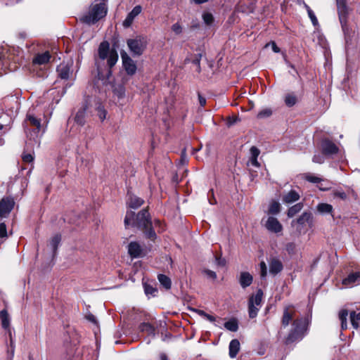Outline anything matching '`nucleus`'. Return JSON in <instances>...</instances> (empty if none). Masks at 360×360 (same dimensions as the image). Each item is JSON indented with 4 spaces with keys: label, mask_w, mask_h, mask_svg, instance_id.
Instances as JSON below:
<instances>
[{
    "label": "nucleus",
    "mask_w": 360,
    "mask_h": 360,
    "mask_svg": "<svg viewBox=\"0 0 360 360\" xmlns=\"http://www.w3.org/2000/svg\"><path fill=\"white\" fill-rule=\"evenodd\" d=\"M263 292L259 289L255 295H252L248 301V314L250 319H254L257 316L262 306Z\"/></svg>",
    "instance_id": "obj_5"
},
{
    "label": "nucleus",
    "mask_w": 360,
    "mask_h": 360,
    "mask_svg": "<svg viewBox=\"0 0 360 360\" xmlns=\"http://www.w3.org/2000/svg\"><path fill=\"white\" fill-rule=\"evenodd\" d=\"M338 5V11L339 14V19L342 27V29L345 30L346 26V5L344 2V0H337Z\"/></svg>",
    "instance_id": "obj_16"
},
{
    "label": "nucleus",
    "mask_w": 360,
    "mask_h": 360,
    "mask_svg": "<svg viewBox=\"0 0 360 360\" xmlns=\"http://www.w3.org/2000/svg\"><path fill=\"white\" fill-rule=\"evenodd\" d=\"M202 19L206 25H211L213 22V16L210 13H205L202 15Z\"/></svg>",
    "instance_id": "obj_45"
},
{
    "label": "nucleus",
    "mask_w": 360,
    "mask_h": 360,
    "mask_svg": "<svg viewBox=\"0 0 360 360\" xmlns=\"http://www.w3.org/2000/svg\"><path fill=\"white\" fill-rule=\"evenodd\" d=\"M123 67L129 75H133L136 72V63L127 54V53H121Z\"/></svg>",
    "instance_id": "obj_9"
},
{
    "label": "nucleus",
    "mask_w": 360,
    "mask_h": 360,
    "mask_svg": "<svg viewBox=\"0 0 360 360\" xmlns=\"http://www.w3.org/2000/svg\"><path fill=\"white\" fill-rule=\"evenodd\" d=\"M259 153H260V151L257 147H255V146L251 147V148H250L251 158H257Z\"/></svg>",
    "instance_id": "obj_51"
},
{
    "label": "nucleus",
    "mask_w": 360,
    "mask_h": 360,
    "mask_svg": "<svg viewBox=\"0 0 360 360\" xmlns=\"http://www.w3.org/2000/svg\"><path fill=\"white\" fill-rule=\"evenodd\" d=\"M196 312L198 313V315L205 318L207 320H208L210 322H214L216 320L214 316H212L210 314H207L205 311H204L202 310L197 309Z\"/></svg>",
    "instance_id": "obj_41"
},
{
    "label": "nucleus",
    "mask_w": 360,
    "mask_h": 360,
    "mask_svg": "<svg viewBox=\"0 0 360 360\" xmlns=\"http://www.w3.org/2000/svg\"><path fill=\"white\" fill-rule=\"evenodd\" d=\"M129 207L133 209H137L143 203V200L136 196L130 195L127 202Z\"/></svg>",
    "instance_id": "obj_23"
},
{
    "label": "nucleus",
    "mask_w": 360,
    "mask_h": 360,
    "mask_svg": "<svg viewBox=\"0 0 360 360\" xmlns=\"http://www.w3.org/2000/svg\"><path fill=\"white\" fill-rule=\"evenodd\" d=\"M253 281L252 275L246 271L241 272L239 278L240 285L243 288L250 286Z\"/></svg>",
    "instance_id": "obj_19"
},
{
    "label": "nucleus",
    "mask_w": 360,
    "mask_h": 360,
    "mask_svg": "<svg viewBox=\"0 0 360 360\" xmlns=\"http://www.w3.org/2000/svg\"><path fill=\"white\" fill-rule=\"evenodd\" d=\"M15 205L14 200L10 197L3 198L0 200V218H6Z\"/></svg>",
    "instance_id": "obj_8"
},
{
    "label": "nucleus",
    "mask_w": 360,
    "mask_h": 360,
    "mask_svg": "<svg viewBox=\"0 0 360 360\" xmlns=\"http://www.w3.org/2000/svg\"><path fill=\"white\" fill-rule=\"evenodd\" d=\"M347 316H348V311L347 309H342L339 312V319L341 321L342 330H345L347 328Z\"/></svg>",
    "instance_id": "obj_31"
},
{
    "label": "nucleus",
    "mask_w": 360,
    "mask_h": 360,
    "mask_svg": "<svg viewBox=\"0 0 360 360\" xmlns=\"http://www.w3.org/2000/svg\"><path fill=\"white\" fill-rule=\"evenodd\" d=\"M141 11L142 7L140 5H137L134 7L132 11L128 13L126 18L123 21V27L125 28L129 27L132 25L134 19L141 13Z\"/></svg>",
    "instance_id": "obj_11"
},
{
    "label": "nucleus",
    "mask_w": 360,
    "mask_h": 360,
    "mask_svg": "<svg viewBox=\"0 0 360 360\" xmlns=\"http://www.w3.org/2000/svg\"><path fill=\"white\" fill-rule=\"evenodd\" d=\"M334 195L341 199H345L347 198L346 193L343 191H336Z\"/></svg>",
    "instance_id": "obj_60"
},
{
    "label": "nucleus",
    "mask_w": 360,
    "mask_h": 360,
    "mask_svg": "<svg viewBox=\"0 0 360 360\" xmlns=\"http://www.w3.org/2000/svg\"><path fill=\"white\" fill-rule=\"evenodd\" d=\"M203 273L208 278H211L212 280H215L217 278V274L214 271L210 269L203 270Z\"/></svg>",
    "instance_id": "obj_47"
},
{
    "label": "nucleus",
    "mask_w": 360,
    "mask_h": 360,
    "mask_svg": "<svg viewBox=\"0 0 360 360\" xmlns=\"http://www.w3.org/2000/svg\"><path fill=\"white\" fill-rule=\"evenodd\" d=\"M350 321L352 326L357 329L359 327V321H360V312L356 314L355 311H352L350 313Z\"/></svg>",
    "instance_id": "obj_35"
},
{
    "label": "nucleus",
    "mask_w": 360,
    "mask_h": 360,
    "mask_svg": "<svg viewBox=\"0 0 360 360\" xmlns=\"http://www.w3.org/2000/svg\"><path fill=\"white\" fill-rule=\"evenodd\" d=\"M160 360H168L167 355L165 354H160Z\"/></svg>",
    "instance_id": "obj_64"
},
{
    "label": "nucleus",
    "mask_w": 360,
    "mask_h": 360,
    "mask_svg": "<svg viewBox=\"0 0 360 360\" xmlns=\"http://www.w3.org/2000/svg\"><path fill=\"white\" fill-rule=\"evenodd\" d=\"M51 55L49 51L42 53H38L33 58V63L38 65H44L49 62Z\"/></svg>",
    "instance_id": "obj_20"
},
{
    "label": "nucleus",
    "mask_w": 360,
    "mask_h": 360,
    "mask_svg": "<svg viewBox=\"0 0 360 360\" xmlns=\"http://www.w3.org/2000/svg\"><path fill=\"white\" fill-rule=\"evenodd\" d=\"M316 209L322 214H330L333 212V206L328 203H319Z\"/></svg>",
    "instance_id": "obj_28"
},
{
    "label": "nucleus",
    "mask_w": 360,
    "mask_h": 360,
    "mask_svg": "<svg viewBox=\"0 0 360 360\" xmlns=\"http://www.w3.org/2000/svg\"><path fill=\"white\" fill-rule=\"evenodd\" d=\"M308 326V321L305 318L296 319L292 324V328L286 338V344L301 340L305 335Z\"/></svg>",
    "instance_id": "obj_3"
},
{
    "label": "nucleus",
    "mask_w": 360,
    "mask_h": 360,
    "mask_svg": "<svg viewBox=\"0 0 360 360\" xmlns=\"http://www.w3.org/2000/svg\"><path fill=\"white\" fill-rule=\"evenodd\" d=\"M25 122L29 124L30 125L34 127L37 132H39L42 130L44 133L45 129H43V125L41 124V115H38L34 112V109L30 110L26 116Z\"/></svg>",
    "instance_id": "obj_7"
},
{
    "label": "nucleus",
    "mask_w": 360,
    "mask_h": 360,
    "mask_svg": "<svg viewBox=\"0 0 360 360\" xmlns=\"http://www.w3.org/2000/svg\"><path fill=\"white\" fill-rule=\"evenodd\" d=\"M297 101V98L294 94H288L285 96L284 102L288 107H292Z\"/></svg>",
    "instance_id": "obj_33"
},
{
    "label": "nucleus",
    "mask_w": 360,
    "mask_h": 360,
    "mask_svg": "<svg viewBox=\"0 0 360 360\" xmlns=\"http://www.w3.org/2000/svg\"><path fill=\"white\" fill-rule=\"evenodd\" d=\"M200 58H201V54H198L195 58L193 60V63L196 65L197 70L200 72Z\"/></svg>",
    "instance_id": "obj_54"
},
{
    "label": "nucleus",
    "mask_w": 360,
    "mask_h": 360,
    "mask_svg": "<svg viewBox=\"0 0 360 360\" xmlns=\"http://www.w3.org/2000/svg\"><path fill=\"white\" fill-rule=\"evenodd\" d=\"M229 356L235 358L240 350V342L237 339L232 340L229 343Z\"/></svg>",
    "instance_id": "obj_21"
},
{
    "label": "nucleus",
    "mask_w": 360,
    "mask_h": 360,
    "mask_svg": "<svg viewBox=\"0 0 360 360\" xmlns=\"http://www.w3.org/2000/svg\"><path fill=\"white\" fill-rule=\"evenodd\" d=\"M172 30L176 34H180L182 32V27L179 22H176L172 26Z\"/></svg>",
    "instance_id": "obj_48"
},
{
    "label": "nucleus",
    "mask_w": 360,
    "mask_h": 360,
    "mask_svg": "<svg viewBox=\"0 0 360 360\" xmlns=\"http://www.w3.org/2000/svg\"><path fill=\"white\" fill-rule=\"evenodd\" d=\"M111 49H110V44L108 41H104L101 42L98 47V56L101 60H105L110 54Z\"/></svg>",
    "instance_id": "obj_17"
},
{
    "label": "nucleus",
    "mask_w": 360,
    "mask_h": 360,
    "mask_svg": "<svg viewBox=\"0 0 360 360\" xmlns=\"http://www.w3.org/2000/svg\"><path fill=\"white\" fill-rule=\"evenodd\" d=\"M7 236L6 226L5 223H0V238H5Z\"/></svg>",
    "instance_id": "obj_49"
},
{
    "label": "nucleus",
    "mask_w": 360,
    "mask_h": 360,
    "mask_svg": "<svg viewBox=\"0 0 360 360\" xmlns=\"http://www.w3.org/2000/svg\"><path fill=\"white\" fill-rule=\"evenodd\" d=\"M250 162L252 166H255L256 167H259V163L257 161V158H250Z\"/></svg>",
    "instance_id": "obj_61"
},
{
    "label": "nucleus",
    "mask_w": 360,
    "mask_h": 360,
    "mask_svg": "<svg viewBox=\"0 0 360 360\" xmlns=\"http://www.w3.org/2000/svg\"><path fill=\"white\" fill-rule=\"evenodd\" d=\"M321 148L323 153L326 155L336 154L339 150L338 146L328 139H325L322 141Z\"/></svg>",
    "instance_id": "obj_13"
},
{
    "label": "nucleus",
    "mask_w": 360,
    "mask_h": 360,
    "mask_svg": "<svg viewBox=\"0 0 360 360\" xmlns=\"http://www.w3.org/2000/svg\"><path fill=\"white\" fill-rule=\"evenodd\" d=\"M224 327L232 332H236L238 329V325L236 320H229L224 323Z\"/></svg>",
    "instance_id": "obj_36"
},
{
    "label": "nucleus",
    "mask_w": 360,
    "mask_h": 360,
    "mask_svg": "<svg viewBox=\"0 0 360 360\" xmlns=\"http://www.w3.org/2000/svg\"><path fill=\"white\" fill-rule=\"evenodd\" d=\"M61 238L59 235L54 236L51 241H50V245L53 250V251L55 252L60 243Z\"/></svg>",
    "instance_id": "obj_38"
},
{
    "label": "nucleus",
    "mask_w": 360,
    "mask_h": 360,
    "mask_svg": "<svg viewBox=\"0 0 360 360\" xmlns=\"http://www.w3.org/2000/svg\"><path fill=\"white\" fill-rule=\"evenodd\" d=\"M359 283L360 272L351 273L342 281V284L346 287H352Z\"/></svg>",
    "instance_id": "obj_15"
},
{
    "label": "nucleus",
    "mask_w": 360,
    "mask_h": 360,
    "mask_svg": "<svg viewBox=\"0 0 360 360\" xmlns=\"http://www.w3.org/2000/svg\"><path fill=\"white\" fill-rule=\"evenodd\" d=\"M58 76L63 79H67L70 77V67L68 65L60 64L57 68Z\"/></svg>",
    "instance_id": "obj_22"
},
{
    "label": "nucleus",
    "mask_w": 360,
    "mask_h": 360,
    "mask_svg": "<svg viewBox=\"0 0 360 360\" xmlns=\"http://www.w3.org/2000/svg\"><path fill=\"white\" fill-rule=\"evenodd\" d=\"M145 232L146 236L151 240H154L156 237L155 232L151 229L150 226L147 229H143Z\"/></svg>",
    "instance_id": "obj_44"
},
{
    "label": "nucleus",
    "mask_w": 360,
    "mask_h": 360,
    "mask_svg": "<svg viewBox=\"0 0 360 360\" xmlns=\"http://www.w3.org/2000/svg\"><path fill=\"white\" fill-rule=\"evenodd\" d=\"M311 215L309 212H304L298 219H297L296 222L300 225H304L305 223L308 222L311 219Z\"/></svg>",
    "instance_id": "obj_37"
},
{
    "label": "nucleus",
    "mask_w": 360,
    "mask_h": 360,
    "mask_svg": "<svg viewBox=\"0 0 360 360\" xmlns=\"http://www.w3.org/2000/svg\"><path fill=\"white\" fill-rule=\"evenodd\" d=\"M286 250L289 254H292L295 250V244L293 243H289L286 245Z\"/></svg>",
    "instance_id": "obj_55"
},
{
    "label": "nucleus",
    "mask_w": 360,
    "mask_h": 360,
    "mask_svg": "<svg viewBox=\"0 0 360 360\" xmlns=\"http://www.w3.org/2000/svg\"><path fill=\"white\" fill-rule=\"evenodd\" d=\"M302 178L304 180H306L309 182L313 183V184H319V182L323 181V182L327 183L328 184V181L324 180L319 176H314V174H312L311 173L304 174L302 176Z\"/></svg>",
    "instance_id": "obj_25"
},
{
    "label": "nucleus",
    "mask_w": 360,
    "mask_h": 360,
    "mask_svg": "<svg viewBox=\"0 0 360 360\" xmlns=\"http://www.w3.org/2000/svg\"><path fill=\"white\" fill-rule=\"evenodd\" d=\"M269 273L273 276L277 275L283 269V263L278 257H271L269 260Z\"/></svg>",
    "instance_id": "obj_10"
},
{
    "label": "nucleus",
    "mask_w": 360,
    "mask_h": 360,
    "mask_svg": "<svg viewBox=\"0 0 360 360\" xmlns=\"http://www.w3.org/2000/svg\"><path fill=\"white\" fill-rule=\"evenodd\" d=\"M144 290L145 293L148 295H150L152 296L155 295V292H157V289L153 288V286L150 285L145 284L144 285Z\"/></svg>",
    "instance_id": "obj_43"
},
{
    "label": "nucleus",
    "mask_w": 360,
    "mask_h": 360,
    "mask_svg": "<svg viewBox=\"0 0 360 360\" xmlns=\"http://www.w3.org/2000/svg\"><path fill=\"white\" fill-rule=\"evenodd\" d=\"M198 101L200 106L203 107L206 104V99L200 94H198Z\"/></svg>",
    "instance_id": "obj_59"
},
{
    "label": "nucleus",
    "mask_w": 360,
    "mask_h": 360,
    "mask_svg": "<svg viewBox=\"0 0 360 360\" xmlns=\"http://www.w3.org/2000/svg\"><path fill=\"white\" fill-rule=\"evenodd\" d=\"M269 45H271V48L274 52L279 53L281 51L280 49L277 46L274 41H271L270 44H267L266 46H268Z\"/></svg>",
    "instance_id": "obj_58"
},
{
    "label": "nucleus",
    "mask_w": 360,
    "mask_h": 360,
    "mask_svg": "<svg viewBox=\"0 0 360 360\" xmlns=\"http://www.w3.org/2000/svg\"><path fill=\"white\" fill-rule=\"evenodd\" d=\"M85 108L80 109L75 115V122L79 125H83L85 122Z\"/></svg>",
    "instance_id": "obj_34"
},
{
    "label": "nucleus",
    "mask_w": 360,
    "mask_h": 360,
    "mask_svg": "<svg viewBox=\"0 0 360 360\" xmlns=\"http://www.w3.org/2000/svg\"><path fill=\"white\" fill-rule=\"evenodd\" d=\"M129 51L134 56H141L145 51L147 41L145 37L137 36L134 39H129L127 41Z\"/></svg>",
    "instance_id": "obj_4"
},
{
    "label": "nucleus",
    "mask_w": 360,
    "mask_h": 360,
    "mask_svg": "<svg viewBox=\"0 0 360 360\" xmlns=\"http://www.w3.org/2000/svg\"><path fill=\"white\" fill-rule=\"evenodd\" d=\"M272 115V110L270 108H264L259 112L257 117L259 119L266 118Z\"/></svg>",
    "instance_id": "obj_39"
},
{
    "label": "nucleus",
    "mask_w": 360,
    "mask_h": 360,
    "mask_svg": "<svg viewBox=\"0 0 360 360\" xmlns=\"http://www.w3.org/2000/svg\"><path fill=\"white\" fill-rule=\"evenodd\" d=\"M319 184V185L318 186V188L321 191H327L330 188V183L329 181L328 184L323 181H321Z\"/></svg>",
    "instance_id": "obj_53"
},
{
    "label": "nucleus",
    "mask_w": 360,
    "mask_h": 360,
    "mask_svg": "<svg viewBox=\"0 0 360 360\" xmlns=\"http://www.w3.org/2000/svg\"><path fill=\"white\" fill-rule=\"evenodd\" d=\"M260 277L262 279H265L267 276V267L266 263L262 261L259 263Z\"/></svg>",
    "instance_id": "obj_40"
},
{
    "label": "nucleus",
    "mask_w": 360,
    "mask_h": 360,
    "mask_svg": "<svg viewBox=\"0 0 360 360\" xmlns=\"http://www.w3.org/2000/svg\"><path fill=\"white\" fill-rule=\"evenodd\" d=\"M128 253L133 258L142 257L143 255V247L137 242H131L128 245Z\"/></svg>",
    "instance_id": "obj_14"
},
{
    "label": "nucleus",
    "mask_w": 360,
    "mask_h": 360,
    "mask_svg": "<svg viewBox=\"0 0 360 360\" xmlns=\"http://www.w3.org/2000/svg\"><path fill=\"white\" fill-rule=\"evenodd\" d=\"M192 1H194L197 4H201L207 2L208 0H192Z\"/></svg>",
    "instance_id": "obj_63"
},
{
    "label": "nucleus",
    "mask_w": 360,
    "mask_h": 360,
    "mask_svg": "<svg viewBox=\"0 0 360 360\" xmlns=\"http://www.w3.org/2000/svg\"><path fill=\"white\" fill-rule=\"evenodd\" d=\"M107 59L108 65L110 68L113 67L118 60V54L115 49H111L110 54L108 55Z\"/></svg>",
    "instance_id": "obj_27"
},
{
    "label": "nucleus",
    "mask_w": 360,
    "mask_h": 360,
    "mask_svg": "<svg viewBox=\"0 0 360 360\" xmlns=\"http://www.w3.org/2000/svg\"><path fill=\"white\" fill-rule=\"evenodd\" d=\"M295 311L292 305H288L283 309L281 323L283 327H287L295 316Z\"/></svg>",
    "instance_id": "obj_12"
},
{
    "label": "nucleus",
    "mask_w": 360,
    "mask_h": 360,
    "mask_svg": "<svg viewBox=\"0 0 360 360\" xmlns=\"http://www.w3.org/2000/svg\"><path fill=\"white\" fill-rule=\"evenodd\" d=\"M308 15H309L312 24L314 26H316L319 24V22H318V20H317L314 13L313 12V11H309Z\"/></svg>",
    "instance_id": "obj_52"
},
{
    "label": "nucleus",
    "mask_w": 360,
    "mask_h": 360,
    "mask_svg": "<svg viewBox=\"0 0 360 360\" xmlns=\"http://www.w3.org/2000/svg\"><path fill=\"white\" fill-rule=\"evenodd\" d=\"M124 224L126 227L132 226L140 229H147L151 226L148 210H143L137 215H135L132 211H127L124 218Z\"/></svg>",
    "instance_id": "obj_1"
},
{
    "label": "nucleus",
    "mask_w": 360,
    "mask_h": 360,
    "mask_svg": "<svg viewBox=\"0 0 360 360\" xmlns=\"http://www.w3.org/2000/svg\"><path fill=\"white\" fill-rule=\"evenodd\" d=\"M158 281L160 283V284L166 289H170L172 282L170 278L164 274H159L158 276Z\"/></svg>",
    "instance_id": "obj_30"
},
{
    "label": "nucleus",
    "mask_w": 360,
    "mask_h": 360,
    "mask_svg": "<svg viewBox=\"0 0 360 360\" xmlns=\"http://www.w3.org/2000/svg\"><path fill=\"white\" fill-rule=\"evenodd\" d=\"M238 121H239V118L237 116L229 117H228V119L226 120V124L229 127H231L233 124H236Z\"/></svg>",
    "instance_id": "obj_50"
},
{
    "label": "nucleus",
    "mask_w": 360,
    "mask_h": 360,
    "mask_svg": "<svg viewBox=\"0 0 360 360\" xmlns=\"http://www.w3.org/2000/svg\"><path fill=\"white\" fill-rule=\"evenodd\" d=\"M303 207L302 203H297L295 205L290 207L288 210V217L289 218L293 217L297 213L301 211Z\"/></svg>",
    "instance_id": "obj_32"
},
{
    "label": "nucleus",
    "mask_w": 360,
    "mask_h": 360,
    "mask_svg": "<svg viewBox=\"0 0 360 360\" xmlns=\"http://www.w3.org/2000/svg\"><path fill=\"white\" fill-rule=\"evenodd\" d=\"M209 202L211 205H214L217 202L216 200L214 198V191L213 189H211L208 193Z\"/></svg>",
    "instance_id": "obj_56"
},
{
    "label": "nucleus",
    "mask_w": 360,
    "mask_h": 360,
    "mask_svg": "<svg viewBox=\"0 0 360 360\" xmlns=\"http://www.w3.org/2000/svg\"><path fill=\"white\" fill-rule=\"evenodd\" d=\"M281 212V205L278 201L272 200L268 208L267 214L276 215Z\"/></svg>",
    "instance_id": "obj_24"
},
{
    "label": "nucleus",
    "mask_w": 360,
    "mask_h": 360,
    "mask_svg": "<svg viewBox=\"0 0 360 360\" xmlns=\"http://www.w3.org/2000/svg\"><path fill=\"white\" fill-rule=\"evenodd\" d=\"M102 1L101 3L92 4L89 11L81 17V21L91 25L104 18L108 12V8L105 3L107 0Z\"/></svg>",
    "instance_id": "obj_2"
},
{
    "label": "nucleus",
    "mask_w": 360,
    "mask_h": 360,
    "mask_svg": "<svg viewBox=\"0 0 360 360\" xmlns=\"http://www.w3.org/2000/svg\"><path fill=\"white\" fill-rule=\"evenodd\" d=\"M22 160L25 162H31L33 160V157L31 154H25L22 155Z\"/></svg>",
    "instance_id": "obj_57"
},
{
    "label": "nucleus",
    "mask_w": 360,
    "mask_h": 360,
    "mask_svg": "<svg viewBox=\"0 0 360 360\" xmlns=\"http://www.w3.org/2000/svg\"><path fill=\"white\" fill-rule=\"evenodd\" d=\"M96 110H97L98 116L99 117L100 120L101 121H103L105 119L106 114H107V112L105 110L104 107L102 106L101 105H100L97 107Z\"/></svg>",
    "instance_id": "obj_42"
},
{
    "label": "nucleus",
    "mask_w": 360,
    "mask_h": 360,
    "mask_svg": "<svg viewBox=\"0 0 360 360\" xmlns=\"http://www.w3.org/2000/svg\"><path fill=\"white\" fill-rule=\"evenodd\" d=\"M262 224L269 232L278 234L283 231L282 224L278 219L274 216H269L266 218H263L262 219Z\"/></svg>",
    "instance_id": "obj_6"
},
{
    "label": "nucleus",
    "mask_w": 360,
    "mask_h": 360,
    "mask_svg": "<svg viewBox=\"0 0 360 360\" xmlns=\"http://www.w3.org/2000/svg\"><path fill=\"white\" fill-rule=\"evenodd\" d=\"M312 161L315 163L322 164L324 162V157L321 154H315L313 157Z\"/></svg>",
    "instance_id": "obj_46"
},
{
    "label": "nucleus",
    "mask_w": 360,
    "mask_h": 360,
    "mask_svg": "<svg viewBox=\"0 0 360 360\" xmlns=\"http://www.w3.org/2000/svg\"><path fill=\"white\" fill-rule=\"evenodd\" d=\"M300 194L295 190H290L288 193L283 196L282 200L284 203L291 204L300 199Z\"/></svg>",
    "instance_id": "obj_18"
},
{
    "label": "nucleus",
    "mask_w": 360,
    "mask_h": 360,
    "mask_svg": "<svg viewBox=\"0 0 360 360\" xmlns=\"http://www.w3.org/2000/svg\"><path fill=\"white\" fill-rule=\"evenodd\" d=\"M140 331L147 333L149 335H155V328L148 323H142L139 327Z\"/></svg>",
    "instance_id": "obj_26"
},
{
    "label": "nucleus",
    "mask_w": 360,
    "mask_h": 360,
    "mask_svg": "<svg viewBox=\"0 0 360 360\" xmlns=\"http://www.w3.org/2000/svg\"><path fill=\"white\" fill-rule=\"evenodd\" d=\"M216 261L218 265L220 266H224L225 265V260L224 259H221L220 257H216Z\"/></svg>",
    "instance_id": "obj_62"
},
{
    "label": "nucleus",
    "mask_w": 360,
    "mask_h": 360,
    "mask_svg": "<svg viewBox=\"0 0 360 360\" xmlns=\"http://www.w3.org/2000/svg\"><path fill=\"white\" fill-rule=\"evenodd\" d=\"M0 319L1 320L2 327L5 329L8 328L10 325V317L6 309H3L0 311Z\"/></svg>",
    "instance_id": "obj_29"
}]
</instances>
